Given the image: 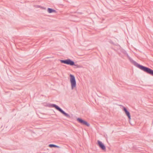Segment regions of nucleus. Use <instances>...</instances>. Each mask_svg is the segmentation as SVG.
<instances>
[{"label": "nucleus", "instance_id": "nucleus-3", "mask_svg": "<svg viewBox=\"0 0 153 153\" xmlns=\"http://www.w3.org/2000/svg\"><path fill=\"white\" fill-rule=\"evenodd\" d=\"M60 61L61 63L65 64L71 66H75L76 67L75 68H79L80 67V66L77 64H75L74 62L73 61L70 59L63 60H60Z\"/></svg>", "mask_w": 153, "mask_h": 153}, {"label": "nucleus", "instance_id": "nucleus-7", "mask_svg": "<svg viewBox=\"0 0 153 153\" xmlns=\"http://www.w3.org/2000/svg\"><path fill=\"white\" fill-rule=\"evenodd\" d=\"M98 144L99 147L103 150H105L106 148L104 145L99 140L98 141Z\"/></svg>", "mask_w": 153, "mask_h": 153}, {"label": "nucleus", "instance_id": "nucleus-10", "mask_svg": "<svg viewBox=\"0 0 153 153\" xmlns=\"http://www.w3.org/2000/svg\"><path fill=\"white\" fill-rule=\"evenodd\" d=\"M109 42H110V43H111V44H113V45H115L114 44V43L111 40H110L109 41Z\"/></svg>", "mask_w": 153, "mask_h": 153}, {"label": "nucleus", "instance_id": "nucleus-9", "mask_svg": "<svg viewBox=\"0 0 153 153\" xmlns=\"http://www.w3.org/2000/svg\"><path fill=\"white\" fill-rule=\"evenodd\" d=\"M49 147H51V148H52V147H55V148H60V147L59 146H57L56 145L54 144H49Z\"/></svg>", "mask_w": 153, "mask_h": 153}, {"label": "nucleus", "instance_id": "nucleus-11", "mask_svg": "<svg viewBox=\"0 0 153 153\" xmlns=\"http://www.w3.org/2000/svg\"><path fill=\"white\" fill-rule=\"evenodd\" d=\"M125 53V54H126L128 56V54L126 52Z\"/></svg>", "mask_w": 153, "mask_h": 153}, {"label": "nucleus", "instance_id": "nucleus-6", "mask_svg": "<svg viewBox=\"0 0 153 153\" xmlns=\"http://www.w3.org/2000/svg\"><path fill=\"white\" fill-rule=\"evenodd\" d=\"M123 111L125 112V114L126 116L128 117L129 120H130L131 119V115L129 112L128 111L127 108L125 107H123Z\"/></svg>", "mask_w": 153, "mask_h": 153}, {"label": "nucleus", "instance_id": "nucleus-5", "mask_svg": "<svg viewBox=\"0 0 153 153\" xmlns=\"http://www.w3.org/2000/svg\"><path fill=\"white\" fill-rule=\"evenodd\" d=\"M77 120L78 121L79 123L82 124L84 125H85L87 126L88 127H89L90 126V125L89 123H88L87 122L85 121L82 119L81 118H78L77 119Z\"/></svg>", "mask_w": 153, "mask_h": 153}, {"label": "nucleus", "instance_id": "nucleus-2", "mask_svg": "<svg viewBox=\"0 0 153 153\" xmlns=\"http://www.w3.org/2000/svg\"><path fill=\"white\" fill-rule=\"evenodd\" d=\"M48 106L49 107L55 108L57 110L59 111L66 117L68 118H71V116L70 115L65 112L61 108H60L59 106L53 104H50L48 105Z\"/></svg>", "mask_w": 153, "mask_h": 153}, {"label": "nucleus", "instance_id": "nucleus-8", "mask_svg": "<svg viewBox=\"0 0 153 153\" xmlns=\"http://www.w3.org/2000/svg\"><path fill=\"white\" fill-rule=\"evenodd\" d=\"M47 10L48 12L49 13H56V11L55 10L49 8H48Z\"/></svg>", "mask_w": 153, "mask_h": 153}, {"label": "nucleus", "instance_id": "nucleus-4", "mask_svg": "<svg viewBox=\"0 0 153 153\" xmlns=\"http://www.w3.org/2000/svg\"><path fill=\"white\" fill-rule=\"evenodd\" d=\"M70 82L71 85V88L72 89H73L76 87V81L74 75L70 74Z\"/></svg>", "mask_w": 153, "mask_h": 153}, {"label": "nucleus", "instance_id": "nucleus-1", "mask_svg": "<svg viewBox=\"0 0 153 153\" xmlns=\"http://www.w3.org/2000/svg\"><path fill=\"white\" fill-rule=\"evenodd\" d=\"M129 59L135 66L146 73L153 76V70L148 67L144 66L138 64L130 58H129Z\"/></svg>", "mask_w": 153, "mask_h": 153}]
</instances>
